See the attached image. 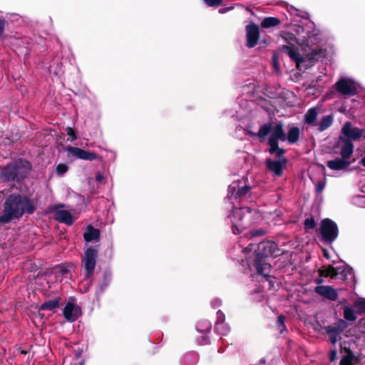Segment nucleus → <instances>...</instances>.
Listing matches in <instances>:
<instances>
[{
  "label": "nucleus",
  "mask_w": 365,
  "mask_h": 365,
  "mask_svg": "<svg viewBox=\"0 0 365 365\" xmlns=\"http://www.w3.org/2000/svg\"><path fill=\"white\" fill-rule=\"evenodd\" d=\"M324 187H325V184L324 182H318V184L317 185V187H316L317 191L318 192H322L324 190Z\"/></svg>",
  "instance_id": "nucleus-44"
},
{
  "label": "nucleus",
  "mask_w": 365,
  "mask_h": 365,
  "mask_svg": "<svg viewBox=\"0 0 365 365\" xmlns=\"http://www.w3.org/2000/svg\"><path fill=\"white\" fill-rule=\"evenodd\" d=\"M361 163L362 165L365 167V157L361 159Z\"/></svg>",
  "instance_id": "nucleus-51"
},
{
  "label": "nucleus",
  "mask_w": 365,
  "mask_h": 365,
  "mask_svg": "<svg viewBox=\"0 0 365 365\" xmlns=\"http://www.w3.org/2000/svg\"><path fill=\"white\" fill-rule=\"evenodd\" d=\"M333 120L334 118L332 115L324 116L319 123V131L322 132L329 128L333 123Z\"/></svg>",
  "instance_id": "nucleus-25"
},
{
  "label": "nucleus",
  "mask_w": 365,
  "mask_h": 365,
  "mask_svg": "<svg viewBox=\"0 0 365 365\" xmlns=\"http://www.w3.org/2000/svg\"><path fill=\"white\" fill-rule=\"evenodd\" d=\"M345 139L357 141L362 137L365 138V130L354 126L351 122H346L341 129V135Z\"/></svg>",
  "instance_id": "nucleus-9"
},
{
  "label": "nucleus",
  "mask_w": 365,
  "mask_h": 365,
  "mask_svg": "<svg viewBox=\"0 0 365 365\" xmlns=\"http://www.w3.org/2000/svg\"><path fill=\"white\" fill-rule=\"evenodd\" d=\"M333 88L342 96H351L356 93L358 84L351 78L341 77L334 83Z\"/></svg>",
  "instance_id": "nucleus-6"
},
{
  "label": "nucleus",
  "mask_w": 365,
  "mask_h": 365,
  "mask_svg": "<svg viewBox=\"0 0 365 365\" xmlns=\"http://www.w3.org/2000/svg\"><path fill=\"white\" fill-rule=\"evenodd\" d=\"M321 41L320 33L312 22L304 25H294L292 31H282L279 39L282 43L279 50L286 53L292 61L296 63L299 71L306 69L309 64L298 51L299 46L304 51H315L313 47Z\"/></svg>",
  "instance_id": "nucleus-1"
},
{
  "label": "nucleus",
  "mask_w": 365,
  "mask_h": 365,
  "mask_svg": "<svg viewBox=\"0 0 365 365\" xmlns=\"http://www.w3.org/2000/svg\"><path fill=\"white\" fill-rule=\"evenodd\" d=\"M351 165V162L342 158H336L334 160H329L327 165L333 170H341L347 168Z\"/></svg>",
  "instance_id": "nucleus-17"
},
{
  "label": "nucleus",
  "mask_w": 365,
  "mask_h": 365,
  "mask_svg": "<svg viewBox=\"0 0 365 365\" xmlns=\"http://www.w3.org/2000/svg\"><path fill=\"white\" fill-rule=\"evenodd\" d=\"M68 166L66 164L60 163L56 167V173L59 175H62L68 171Z\"/></svg>",
  "instance_id": "nucleus-35"
},
{
  "label": "nucleus",
  "mask_w": 365,
  "mask_h": 365,
  "mask_svg": "<svg viewBox=\"0 0 365 365\" xmlns=\"http://www.w3.org/2000/svg\"><path fill=\"white\" fill-rule=\"evenodd\" d=\"M31 163L25 158H17L0 166V180L2 182H22L30 174Z\"/></svg>",
  "instance_id": "nucleus-3"
},
{
  "label": "nucleus",
  "mask_w": 365,
  "mask_h": 365,
  "mask_svg": "<svg viewBox=\"0 0 365 365\" xmlns=\"http://www.w3.org/2000/svg\"><path fill=\"white\" fill-rule=\"evenodd\" d=\"M97 252H84L82 257V267L85 270V278H90L95 270Z\"/></svg>",
  "instance_id": "nucleus-11"
},
{
  "label": "nucleus",
  "mask_w": 365,
  "mask_h": 365,
  "mask_svg": "<svg viewBox=\"0 0 365 365\" xmlns=\"http://www.w3.org/2000/svg\"><path fill=\"white\" fill-rule=\"evenodd\" d=\"M324 255L327 259H331L336 255V252H324Z\"/></svg>",
  "instance_id": "nucleus-45"
},
{
  "label": "nucleus",
  "mask_w": 365,
  "mask_h": 365,
  "mask_svg": "<svg viewBox=\"0 0 365 365\" xmlns=\"http://www.w3.org/2000/svg\"><path fill=\"white\" fill-rule=\"evenodd\" d=\"M56 220L61 222H63L68 225H71L74 222V219L72 215L65 210H58L56 213Z\"/></svg>",
  "instance_id": "nucleus-18"
},
{
  "label": "nucleus",
  "mask_w": 365,
  "mask_h": 365,
  "mask_svg": "<svg viewBox=\"0 0 365 365\" xmlns=\"http://www.w3.org/2000/svg\"><path fill=\"white\" fill-rule=\"evenodd\" d=\"M260 362H261L262 364H264V363L265 362V360H264V359H262V360L260 361Z\"/></svg>",
  "instance_id": "nucleus-54"
},
{
  "label": "nucleus",
  "mask_w": 365,
  "mask_h": 365,
  "mask_svg": "<svg viewBox=\"0 0 365 365\" xmlns=\"http://www.w3.org/2000/svg\"><path fill=\"white\" fill-rule=\"evenodd\" d=\"M247 46L253 48L256 46L259 38V26L251 24L246 27Z\"/></svg>",
  "instance_id": "nucleus-13"
},
{
  "label": "nucleus",
  "mask_w": 365,
  "mask_h": 365,
  "mask_svg": "<svg viewBox=\"0 0 365 365\" xmlns=\"http://www.w3.org/2000/svg\"><path fill=\"white\" fill-rule=\"evenodd\" d=\"M337 351L336 349H332L330 352L329 359L330 361H334L336 359Z\"/></svg>",
  "instance_id": "nucleus-43"
},
{
  "label": "nucleus",
  "mask_w": 365,
  "mask_h": 365,
  "mask_svg": "<svg viewBox=\"0 0 365 365\" xmlns=\"http://www.w3.org/2000/svg\"><path fill=\"white\" fill-rule=\"evenodd\" d=\"M228 11V8H222L219 10L220 13L225 14Z\"/></svg>",
  "instance_id": "nucleus-50"
},
{
  "label": "nucleus",
  "mask_w": 365,
  "mask_h": 365,
  "mask_svg": "<svg viewBox=\"0 0 365 365\" xmlns=\"http://www.w3.org/2000/svg\"><path fill=\"white\" fill-rule=\"evenodd\" d=\"M21 353H22V354H26V351H21Z\"/></svg>",
  "instance_id": "nucleus-57"
},
{
  "label": "nucleus",
  "mask_w": 365,
  "mask_h": 365,
  "mask_svg": "<svg viewBox=\"0 0 365 365\" xmlns=\"http://www.w3.org/2000/svg\"><path fill=\"white\" fill-rule=\"evenodd\" d=\"M354 307L359 314L365 313V299H360L354 303Z\"/></svg>",
  "instance_id": "nucleus-33"
},
{
  "label": "nucleus",
  "mask_w": 365,
  "mask_h": 365,
  "mask_svg": "<svg viewBox=\"0 0 365 365\" xmlns=\"http://www.w3.org/2000/svg\"><path fill=\"white\" fill-rule=\"evenodd\" d=\"M13 187H11L9 189H4L1 191H0V193L2 194V195H6L9 193V192H10V190Z\"/></svg>",
  "instance_id": "nucleus-49"
},
{
  "label": "nucleus",
  "mask_w": 365,
  "mask_h": 365,
  "mask_svg": "<svg viewBox=\"0 0 365 365\" xmlns=\"http://www.w3.org/2000/svg\"><path fill=\"white\" fill-rule=\"evenodd\" d=\"M266 164L269 170L272 171L275 175L280 176L282 175L283 164L280 160H267Z\"/></svg>",
  "instance_id": "nucleus-20"
},
{
  "label": "nucleus",
  "mask_w": 365,
  "mask_h": 365,
  "mask_svg": "<svg viewBox=\"0 0 365 365\" xmlns=\"http://www.w3.org/2000/svg\"><path fill=\"white\" fill-rule=\"evenodd\" d=\"M84 364V361H82L78 365H83Z\"/></svg>",
  "instance_id": "nucleus-55"
},
{
  "label": "nucleus",
  "mask_w": 365,
  "mask_h": 365,
  "mask_svg": "<svg viewBox=\"0 0 365 365\" xmlns=\"http://www.w3.org/2000/svg\"><path fill=\"white\" fill-rule=\"evenodd\" d=\"M103 177L101 173H97L96 175V180L97 182H101L103 180Z\"/></svg>",
  "instance_id": "nucleus-47"
},
{
  "label": "nucleus",
  "mask_w": 365,
  "mask_h": 365,
  "mask_svg": "<svg viewBox=\"0 0 365 365\" xmlns=\"http://www.w3.org/2000/svg\"><path fill=\"white\" fill-rule=\"evenodd\" d=\"M66 131L67 135L71 138L72 140H75L78 138L76 131L71 127H67Z\"/></svg>",
  "instance_id": "nucleus-38"
},
{
  "label": "nucleus",
  "mask_w": 365,
  "mask_h": 365,
  "mask_svg": "<svg viewBox=\"0 0 365 365\" xmlns=\"http://www.w3.org/2000/svg\"><path fill=\"white\" fill-rule=\"evenodd\" d=\"M279 24V20L275 17H266L261 23L263 28L275 26Z\"/></svg>",
  "instance_id": "nucleus-30"
},
{
  "label": "nucleus",
  "mask_w": 365,
  "mask_h": 365,
  "mask_svg": "<svg viewBox=\"0 0 365 365\" xmlns=\"http://www.w3.org/2000/svg\"><path fill=\"white\" fill-rule=\"evenodd\" d=\"M112 276L111 273L110 272H104L103 276V281L101 282V284L98 286L99 292L101 293L104 292V291L106 289V288L108 287L111 282Z\"/></svg>",
  "instance_id": "nucleus-27"
},
{
  "label": "nucleus",
  "mask_w": 365,
  "mask_h": 365,
  "mask_svg": "<svg viewBox=\"0 0 365 365\" xmlns=\"http://www.w3.org/2000/svg\"><path fill=\"white\" fill-rule=\"evenodd\" d=\"M287 140L286 135L284 132L283 124L278 123L274 125H272L271 134L268 139V144L270 146L269 150L272 154H275L277 157H281L284 150L278 146V141H285Z\"/></svg>",
  "instance_id": "nucleus-5"
},
{
  "label": "nucleus",
  "mask_w": 365,
  "mask_h": 365,
  "mask_svg": "<svg viewBox=\"0 0 365 365\" xmlns=\"http://www.w3.org/2000/svg\"><path fill=\"white\" fill-rule=\"evenodd\" d=\"M277 245L272 241H263L258 244V251H276Z\"/></svg>",
  "instance_id": "nucleus-26"
},
{
  "label": "nucleus",
  "mask_w": 365,
  "mask_h": 365,
  "mask_svg": "<svg viewBox=\"0 0 365 365\" xmlns=\"http://www.w3.org/2000/svg\"><path fill=\"white\" fill-rule=\"evenodd\" d=\"M215 330L219 334L222 336H226L227 333V329L225 323L215 322Z\"/></svg>",
  "instance_id": "nucleus-32"
},
{
  "label": "nucleus",
  "mask_w": 365,
  "mask_h": 365,
  "mask_svg": "<svg viewBox=\"0 0 365 365\" xmlns=\"http://www.w3.org/2000/svg\"><path fill=\"white\" fill-rule=\"evenodd\" d=\"M225 314L222 311L218 310L217 312V321H216V322L225 323Z\"/></svg>",
  "instance_id": "nucleus-39"
},
{
  "label": "nucleus",
  "mask_w": 365,
  "mask_h": 365,
  "mask_svg": "<svg viewBox=\"0 0 365 365\" xmlns=\"http://www.w3.org/2000/svg\"><path fill=\"white\" fill-rule=\"evenodd\" d=\"M6 21L4 19L0 18V37L4 34Z\"/></svg>",
  "instance_id": "nucleus-40"
},
{
  "label": "nucleus",
  "mask_w": 365,
  "mask_h": 365,
  "mask_svg": "<svg viewBox=\"0 0 365 365\" xmlns=\"http://www.w3.org/2000/svg\"><path fill=\"white\" fill-rule=\"evenodd\" d=\"M250 187L247 185H243L240 187H239L237 189V190H236V187H235V183H232V186H230V192H235V195L237 197H246L249 192H250Z\"/></svg>",
  "instance_id": "nucleus-23"
},
{
  "label": "nucleus",
  "mask_w": 365,
  "mask_h": 365,
  "mask_svg": "<svg viewBox=\"0 0 365 365\" xmlns=\"http://www.w3.org/2000/svg\"><path fill=\"white\" fill-rule=\"evenodd\" d=\"M272 128V123H265L260 127L258 133L250 132L249 134L252 136H257L262 140H264L269 133L271 134Z\"/></svg>",
  "instance_id": "nucleus-22"
},
{
  "label": "nucleus",
  "mask_w": 365,
  "mask_h": 365,
  "mask_svg": "<svg viewBox=\"0 0 365 365\" xmlns=\"http://www.w3.org/2000/svg\"><path fill=\"white\" fill-rule=\"evenodd\" d=\"M61 304V298L56 297L52 300H48L42 303L39 307V310H48L52 311L56 308H58Z\"/></svg>",
  "instance_id": "nucleus-21"
},
{
  "label": "nucleus",
  "mask_w": 365,
  "mask_h": 365,
  "mask_svg": "<svg viewBox=\"0 0 365 365\" xmlns=\"http://www.w3.org/2000/svg\"><path fill=\"white\" fill-rule=\"evenodd\" d=\"M36 210L34 200L20 193L9 195L3 203L0 214V225H4L13 220H19L24 214L32 215Z\"/></svg>",
  "instance_id": "nucleus-2"
},
{
  "label": "nucleus",
  "mask_w": 365,
  "mask_h": 365,
  "mask_svg": "<svg viewBox=\"0 0 365 365\" xmlns=\"http://www.w3.org/2000/svg\"><path fill=\"white\" fill-rule=\"evenodd\" d=\"M255 266L258 274L269 277L271 271V265L266 262L263 252H257L255 256Z\"/></svg>",
  "instance_id": "nucleus-14"
},
{
  "label": "nucleus",
  "mask_w": 365,
  "mask_h": 365,
  "mask_svg": "<svg viewBox=\"0 0 365 365\" xmlns=\"http://www.w3.org/2000/svg\"><path fill=\"white\" fill-rule=\"evenodd\" d=\"M86 251L90 252V251H96V250L93 248H88Z\"/></svg>",
  "instance_id": "nucleus-53"
},
{
  "label": "nucleus",
  "mask_w": 365,
  "mask_h": 365,
  "mask_svg": "<svg viewBox=\"0 0 365 365\" xmlns=\"http://www.w3.org/2000/svg\"><path fill=\"white\" fill-rule=\"evenodd\" d=\"M339 140L343 143L340 150L341 158L349 160L354 152V144L349 139H345L342 136H339Z\"/></svg>",
  "instance_id": "nucleus-15"
},
{
  "label": "nucleus",
  "mask_w": 365,
  "mask_h": 365,
  "mask_svg": "<svg viewBox=\"0 0 365 365\" xmlns=\"http://www.w3.org/2000/svg\"><path fill=\"white\" fill-rule=\"evenodd\" d=\"M314 226L315 222L313 218H308L304 221V227L306 230H312Z\"/></svg>",
  "instance_id": "nucleus-36"
},
{
  "label": "nucleus",
  "mask_w": 365,
  "mask_h": 365,
  "mask_svg": "<svg viewBox=\"0 0 365 365\" xmlns=\"http://www.w3.org/2000/svg\"><path fill=\"white\" fill-rule=\"evenodd\" d=\"M285 317L283 315H280L277 318V327L281 333L286 331V327L284 324Z\"/></svg>",
  "instance_id": "nucleus-34"
},
{
  "label": "nucleus",
  "mask_w": 365,
  "mask_h": 365,
  "mask_svg": "<svg viewBox=\"0 0 365 365\" xmlns=\"http://www.w3.org/2000/svg\"><path fill=\"white\" fill-rule=\"evenodd\" d=\"M207 329H211V325H210V324H209V325H208Z\"/></svg>",
  "instance_id": "nucleus-56"
},
{
  "label": "nucleus",
  "mask_w": 365,
  "mask_h": 365,
  "mask_svg": "<svg viewBox=\"0 0 365 365\" xmlns=\"http://www.w3.org/2000/svg\"><path fill=\"white\" fill-rule=\"evenodd\" d=\"M319 274L321 277H329L339 282H346L354 277L352 269L344 262H341L338 266H324L319 269Z\"/></svg>",
  "instance_id": "nucleus-4"
},
{
  "label": "nucleus",
  "mask_w": 365,
  "mask_h": 365,
  "mask_svg": "<svg viewBox=\"0 0 365 365\" xmlns=\"http://www.w3.org/2000/svg\"><path fill=\"white\" fill-rule=\"evenodd\" d=\"M57 269H58V272L61 274L62 275H65L68 272V269L63 266V265H59L57 267Z\"/></svg>",
  "instance_id": "nucleus-42"
},
{
  "label": "nucleus",
  "mask_w": 365,
  "mask_h": 365,
  "mask_svg": "<svg viewBox=\"0 0 365 365\" xmlns=\"http://www.w3.org/2000/svg\"><path fill=\"white\" fill-rule=\"evenodd\" d=\"M299 128L296 126H293L289 128L287 136H286L287 141L290 144H294L299 140Z\"/></svg>",
  "instance_id": "nucleus-24"
},
{
  "label": "nucleus",
  "mask_w": 365,
  "mask_h": 365,
  "mask_svg": "<svg viewBox=\"0 0 365 365\" xmlns=\"http://www.w3.org/2000/svg\"><path fill=\"white\" fill-rule=\"evenodd\" d=\"M66 150L68 151L69 155L71 157L76 159H81L84 160H98L99 161H103V158L98 155H97L93 151L86 150L77 147L68 146L66 148Z\"/></svg>",
  "instance_id": "nucleus-10"
},
{
  "label": "nucleus",
  "mask_w": 365,
  "mask_h": 365,
  "mask_svg": "<svg viewBox=\"0 0 365 365\" xmlns=\"http://www.w3.org/2000/svg\"><path fill=\"white\" fill-rule=\"evenodd\" d=\"M340 365H352L351 359L348 356L344 357L340 361Z\"/></svg>",
  "instance_id": "nucleus-41"
},
{
  "label": "nucleus",
  "mask_w": 365,
  "mask_h": 365,
  "mask_svg": "<svg viewBox=\"0 0 365 365\" xmlns=\"http://www.w3.org/2000/svg\"><path fill=\"white\" fill-rule=\"evenodd\" d=\"M63 314L67 321L73 322L81 316L82 312L79 306H76L73 302H68L63 309Z\"/></svg>",
  "instance_id": "nucleus-12"
},
{
  "label": "nucleus",
  "mask_w": 365,
  "mask_h": 365,
  "mask_svg": "<svg viewBox=\"0 0 365 365\" xmlns=\"http://www.w3.org/2000/svg\"><path fill=\"white\" fill-rule=\"evenodd\" d=\"M347 326V323L344 320L339 319L335 323L324 327L326 334L329 336V341L332 344H335L341 339V336Z\"/></svg>",
  "instance_id": "nucleus-7"
},
{
  "label": "nucleus",
  "mask_w": 365,
  "mask_h": 365,
  "mask_svg": "<svg viewBox=\"0 0 365 365\" xmlns=\"http://www.w3.org/2000/svg\"><path fill=\"white\" fill-rule=\"evenodd\" d=\"M344 310V317L346 320L353 322L356 320V317L355 312L354 309L349 307H344L343 308Z\"/></svg>",
  "instance_id": "nucleus-31"
},
{
  "label": "nucleus",
  "mask_w": 365,
  "mask_h": 365,
  "mask_svg": "<svg viewBox=\"0 0 365 365\" xmlns=\"http://www.w3.org/2000/svg\"><path fill=\"white\" fill-rule=\"evenodd\" d=\"M25 267L29 272H35L41 268L42 263L39 260L29 259L25 263Z\"/></svg>",
  "instance_id": "nucleus-28"
},
{
  "label": "nucleus",
  "mask_w": 365,
  "mask_h": 365,
  "mask_svg": "<svg viewBox=\"0 0 365 365\" xmlns=\"http://www.w3.org/2000/svg\"><path fill=\"white\" fill-rule=\"evenodd\" d=\"M100 237V230L89 225L87 227L86 231L83 233V238L86 242H91L98 240Z\"/></svg>",
  "instance_id": "nucleus-19"
},
{
  "label": "nucleus",
  "mask_w": 365,
  "mask_h": 365,
  "mask_svg": "<svg viewBox=\"0 0 365 365\" xmlns=\"http://www.w3.org/2000/svg\"><path fill=\"white\" fill-rule=\"evenodd\" d=\"M322 282H323V280L322 279H317V284H321V283H322Z\"/></svg>",
  "instance_id": "nucleus-52"
},
{
  "label": "nucleus",
  "mask_w": 365,
  "mask_h": 365,
  "mask_svg": "<svg viewBox=\"0 0 365 365\" xmlns=\"http://www.w3.org/2000/svg\"><path fill=\"white\" fill-rule=\"evenodd\" d=\"M320 233L324 242L331 243L334 241L338 236V227L336 224L330 219H324L321 222Z\"/></svg>",
  "instance_id": "nucleus-8"
},
{
  "label": "nucleus",
  "mask_w": 365,
  "mask_h": 365,
  "mask_svg": "<svg viewBox=\"0 0 365 365\" xmlns=\"http://www.w3.org/2000/svg\"><path fill=\"white\" fill-rule=\"evenodd\" d=\"M316 292L321 296L331 300L335 301L338 297L337 292L331 286H318L315 289Z\"/></svg>",
  "instance_id": "nucleus-16"
},
{
  "label": "nucleus",
  "mask_w": 365,
  "mask_h": 365,
  "mask_svg": "<svg viewBox=\"0 0 365 365\" xmlns=\"http://www.w3.org/2000/svg\"><path fill=\"white\" fill-rule=\"evenodd\" d=\"M223 0H204L205 4L209 6H218L222 4Z\"/></svg>",
  "instance_id": "nucleus-37"
},
{
  "label": "nucleus",
  "mask_w": 365,
  "mask_h": 365,
  "mask_svg": "<svg viewBox=\"0 0 365 365\" xmlns=\"http://www.w3.org/2000/svg\"><path fill=\"white\" fill-rule=\"evenodd\" d=\"M317 108H312L309 109L304 116L306 123L309 124L313 123L317 119Z\"/></svg>",
  "instance_id": "nucleus-29"
},
{
  "label": "nucleus",
  "mask_w": 365,
  "mask_h": 365,
  "mask_svg": "<svg viewBox=\"0 0 365 365\" xmlns=\"http://www.w3.org/2000/svg\"><path fill=\"white\" fill-rule=\"evenodd\" d=\"M243 210H244V209H242V208H240V209H237V208H236V209H235V210H233V213H234V214H236V215H240V214H241L242 212H243Z\"/></svg>",
  "instance_id": "nucleus-48"
},
{
  "label": "nucleus",
  "mask_w": 365,
  "mask_h": 365,
  "mask_svg": "<svg viewBox=\"0 0 365 365\" xmlns=\"http://www.w3.org/2000/svg\"><path fill=\"white\" fill-rule=\"evenodd\" d=\"M361 331L365 334V320H361L359 322Z\"/></svg>",
  "instance_id": "nucleus-46"
}]
</instances>
